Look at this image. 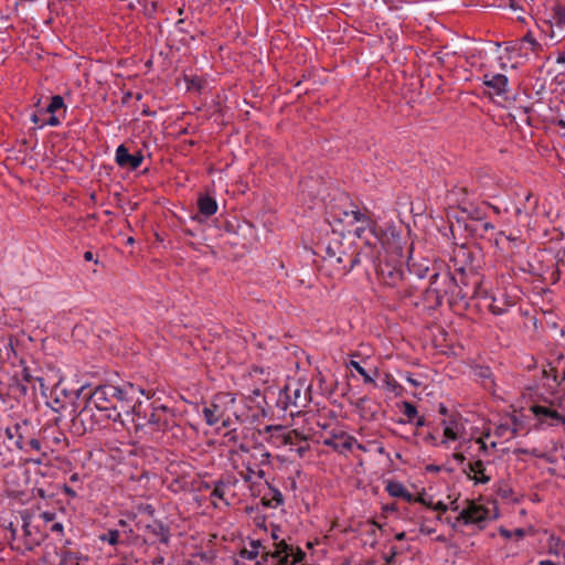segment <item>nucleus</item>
<instances>
[{"label": "nucleus", "mask_w": 565, "mask_h": 565, "mask_svg": "<svg viewBox=\"0 0 565 565\" xmlns=\"http://www.w3.org/2000/svg\"><path fill=\"white\" fill-rule=\"evenodd\" d=\"M117 393H119L117 386L105 385L97 387L79 413L82 420L93 417L94 411L99 412L100 416L107 419L120 420L121 413L118 411V405L114 402V395Z\"/></svg>", "instance_id": "nucleus-1"}, {"label": "nucleus", "mask_w": 565, "mask_h": 565, "mask_svg": "<svg viewBox=\"0 0 565 565\" xmlns=\"http://www.w3.org/2000/svg\"><path fill=\"white\" fill-rule=\"evenodd\" d=\"M136 426L146 429V434L151 436L170 433L172 437L179 438L182 435V428L177 424L173 412L163 405L152 406L151 413L145 415L142 422H137Z\"/></svg>", "instance_id": "nucleus-2"}, {"label": "nucleus", "mask_w": 565, "mask_h": 565, "mask_svg": "<svg viewBox=\"0 0 565 565\" xmlns=\"http://www.w3.org/2000/svg\"><path fill=\"white\" fill-rule=\"evenodd\" d=\"M359 262V255L354 252L348 253L339 239L326 247L323 268L329 270L332 276L347 275Z\"/></svg>", "instance_id": "nucleus-3"}, {"label": "nucleus", "mask_w": 565, "mask_h": 565, "mask_svg": "<svg viewBox=\"0 0 565 565\" xmlns=\"http://www.w3.org/2000/svg\"><path fill=\"white\" fill-rule=\"evenodd\" d=\"M236 397L232 393H220L213 402L203 408V416L207 425L214 426L222 422L224 427H230L232 417L239 419L235 411Z\"/></svg>", "instance_id": "nucleus-4"}, {"label": "nucleus", "mask_w": 565, "mask_h": 565, "mask_svg": "<svg viewBox=\"0 0 565 565\" xmlns=\"http://www.w3.org/2000/svg\"><path fill=\"white\" fill-rule=\"evenodd\" d=\"M262 555L265 562L270 559L273 565H302L305 553L299 550L295 553L294 547L281 540L275 543L274 552L264 551Z\"/></svg>", "instance_id": "nucleus-5"}, {"label": "nucleus", "mask_w": 565, "mask_h": 565, "mask_svg": "<svg viewBox=\"0 0 565 565\" xmlns=\"http://www.w3.org/2000/svg\"><path fill=\"white\" fill-rule=\"evenodd\" d=\"M486 94L497 104L503 105L509 99L508 78L501 73H484L482 77Z\"/></svg>", "instance_id": "nucleus-6"}, {"label": "nucleus", "mask_w": 565, "mask_h": 565, "mask_svg": "<svg viewBox=\"0 0 565 565\" xmlns=\"http://www.w3.org/2000/svg\"><path fill=\"white\" fill-rule=\"evenodd\" d=\"M539 201L531 192H526L518 204L512 207V217L522 228H530L532 216L536 213Z\"/></svg>", "instance_id": "nucleus-7"}, {"label": "nucleus", "mask_w": 565, "mask_h": 565, "mask_svg": "<svg viewBox=\"0 0 565 565\" xmlns=\"http://www.w3.org/2000/svg\"><path fill=\"white\" fill-rule=\"evenodd\" d=\"M356 225L358 226L355 227L354 232L358 237L362 238L364 236V234L369 231L371 234H373L376 238H379L381 241L382 245L385 247V249L387 252L392 250L393 253L396 254V256L402 257V247L399 245V235L395 232V230L390 228L391 237H388L387 234L385 236L379 237L372 220H371V224L369 226H366V224H356Z\"/></svg>", "instance_id": "nucleus-8"}, {"label": "nucleus", "mask_w": 565, "mask_h": 565, "mask_svg": "<svg viewBox=\"0 0 565 565\" xmlns=\"http://www.w3.org/2000/svg\"><path fill=\"white\" fill-rule=\"evenodd\" d=\"M287 403L295 407H303L310 399V385L303 382H289L284 390Z\"/></svg>", "instance_id": "nucleus-9"}, {"label": "nucleus", "mask_w": 565, "mask_h": 565, "mask_svg": "<svg viewBox=\"0 0 565 565\" xmlns=\"http://www.w3.org/2000/svg\"><path fill=\"white\" fill-rule=\"evenodd\" d=\"M533 414L542 424L557 426L565 420V414L559 413L553 406L535 405L532 407Z\"/></svg>", "instance_id": "nucleus-10"}, {"label": "nucleus", "mask_w": 565, "mask_h": 565, "mask_svg": "<svg viewBox=\"0 0 565 565\" xmlns=\"http://www.w3.org/2000/svg\"><path fill=\"white\" fill-rule=\"evenodd\" d=\"M488 516V510L482 505L476 504L475 502L468 501L467 507L463 508L458 520L465 523H478L486 520Z\"/></svg>", "instance_id": "nucleus-11"}, {"label": "nucleus", "mask_w": 565, "mask_h": 565, "mask_svg": "<svg viewBox=\"0 0 565 565\" xmlns=\"http://www.w3.org/2000/svg\"><path fill=\"white\" fill-rule=\"evenodd\" d=\"M520 50L513 47V49H504L503 51H500L499 49L495 50V56L493 61L497 62L498 67L502 71H507L508 68L515 70L519 66V63L514 61L516 57L520 56L519 53Z\"/></svg>", "instance_id": "nucleus-12"}, {"label": "nucleus", "mask_w": 565, "mask_h": 565, "mask_svg": "<svg viewBox=\"0 0 565 565\" xmlns=\"http://www.w3.org/2000/svg\"><path fill=\"white\" fill-rule=\"evenodd\" d=\"M22 531L26 550H32L34 546L40 545L43 536L38 531V527L32 525L29 516H22Z\"/></svg>", "instance_id": "nucleus-13"}, {"label": "nucleus", "mask_w": 565, "mask_h": 565, "mask_svg": "<svg viewBox=\"0 0 565 565\" xmlns=\"http://www.w3.org/2000/svg\"><path fill=\"white\" fill-rule=\"evenodd\" d=\"M142 160L143 157L140 152L130 154L124 145H120L116 150V162L122 168H130L135 170L141 164Z\"/></svg>", "instance_id": "nucleus-14"}, {"label": "nucleus", "mask_w": 565, "mask_h": 565, "mask_svg": "<svg viewBox=\"0 0 565 565\" xmlns=\"http://www.w3.org/2000/svg\"><path fill=\"white\" fill-rule=\"evenodd\" d=\"M379 275L382 281L391 287L397 286L403 279V270L396 265H380Z\"/></svg>", "instance_id": "nucleus-15"}, {"label": "nucleus", "mask_w": 565, "mask_h": 565, "mask_svg": "<svg viewBox=\"0 0 565 565\" xmlns=\"http://www.w3.org/2000/svg\"><path fill=\"white\" fill-rule=\"evenodd\" d=\"M175 84L182 89L199 92L202 87V78L196 73H183L175 79Z\"/></svg>", "instance_id": "nucleus-16"}, {"label": "nucleus", "mask_w": 565, "mask_h": 565, "mask_svg": "<svg viewBox=\"0 0 565 565\" xmlns=\"http://www.w3.org/2000/svg\"><path fill=\"white\" fill-rule=\"evenodd\" d=\"M494 243L501 248H505L507 243L519 246V244L524 243L522 230L518 228L516 233L510 232L509 234H507L504 231H501L497 233Z\"/></svg>", "instance_id": "nucleus-17"}, {"label": "nucleus", "mask_w": 565, "mask_h": 565, "mask_svg": "<svg viewBox=\"0 0 565 565\" xmlns=\"http://www.w3.org/2000/svg\"><path fill=\"white\" fill-rule=\"evenodd\" d=\"M513 305L514 299L512 297H508L503 292H500L498 296L492 297L491 302L489 303V309L494 315H502Z\"/></svg>", "instance_id": "nucleus-18"}, {"label": "nucleus", "mask_w": 565, "mask_h": 565, "mask_svg": "<svg viewBox=\"0 0 565 565\" xmlns=\"http://www.w3.org/2000/svg\"><path fill=\"white\" fill-rule=\"evenodd\" d=\"M117 391L119 393L114 395V402L128 414L130 406L125 404L128 398L134 397L137 390L132 384H128L125 388L117 387Z\"/></svg>", "instance_id": "nucleus-19"}, {"label": "nucleus", "mask_w": 565, "mask_h": 565, "mask_svg": "<svg viewBox=\"0 0 565 565\" xmlns=\"http://www.w3.org/2000/svg\"><path fill=\"white\" fill-rule=\"evenodd\" d=\"M344 221L349 225H356V224H366L369 226L371 224V217L362 212L361 210H351V211H344Z\"/></svg>", "instance_id": "nucleus-20"}, {"label": "nucleus", "mask_w": 565, "mask_h": 565, "mask_svg": "<svg viewBox=\"0 0 565 565\" xmlns=\"http://www.w3.org/2000/svg\"><path fill=\"white\" fill-rule=\"evenodd\" d=\"M198 206L201 214L211 216L217 211L216 201L210 195H201L198 200Z\"/></svg>", "instance_id": "nucleus-21"}, {"label": "nucleus", "mask_w": 565, "mask_h": 565, "mask_svg": "<svg viewBox=\"0 0 565 565\" xmlns=\"http://www.w3.org/2000/svg\"><path fill=\"white\" fill-rule=\"evenodd\" d=\"M354 443H355V440L348 435H341V436L334 437L333 440L326 441L327 445H330L334 449L342 451V452L347 451V450H351Z\"/></svg>", "instance_id": "nucleus-22"}, {"label": "nucleus", "mask_w": 565, "mask_h": 565, "mask_svg": "<svg viewBox=\"0 0 565 565\" xmlns=\"http://www.w3.org/2000/svg\"><path fill=\"white\" fill-rule=\"evenodd\" d=\"M470 472L473 473V479L480 483H487L490 481V477L484 475V466L481 460H477L468 465Z\"/></svg>", "instance_id": "nucleus-23"}, {"label": "nucleus", "mask_w": 565, "mask_h": 565, "mask_svg": "<svg viewBox=\"0 0 565 565\" xmlns=\"http://www.w3.org/2000/svg\"><path fill=\"white\" fill-rule=\"evenodd\" d=\"M542 49L541 43L536 41L532 32H527L521 40V47L520 50H524L527 52L529 50L536 54Z\"/></svg>", "instance_id": "nucleus-24"}, {"label": "nucleus", "mask_w": 565, "mask_h": 565, "mask_svg": "<svg viewBox=\"0 0 565 565\" xmlns=\"http://www.w3.org/2000/svg\"><path fill=\"white\" fill-rule=\"evenodd\" d=\"M441 424L444 425L445 437L441 443L446 444L447 440H456L458 438V424L455 422L447 423L446 420H443Z\"/></svg>", "instance_id": "nucleus-25"}, {"label": "nucleus", "mask_w": 565, "mask_h": 565, "mask_svg": "<svg viewBox=\"0 0 565 565\" xmlns=\"http://www.w3.org/2000/svg\"><path fill=\"white\" fill-rule=\"evenodd\" d=\"M370 404L371 402L366 397H361L354 403L355 408L363 418H372L374 415V412L370 409Z\"/></svg>", "instance_id": "nucleus-26"}, {"label": "nucleus", "mask_w": 565, "mask_h": 565, "mask_svg": "<svg viewBox=\"0 0 565 565\" xmlns=\"http://www.w3.org/2000/svg\"><path fill=\"white\" fill-rule=\"evenodd\" d=\"M553 19L555 21V24L564 29L565 28V6L562 3H556L553 7Z\"/></svg>", "instance_id": "nucleus-27"}, {"label": "nucleus", "mask_w": 565, "mask_h": 565, "mask_svg": "<svg viewBox=\"0 0 565 565\" xmlns=\"http://www.w3.org/2000/svg\"><path fill=\"white\" fill-rule=\"evenodd\" d=\"M382 386L385 391L399 394L401 386L396 380L388 373H385L382 380Z\"/></svg>", "instance_id": "nucleus-28"}, {"label": "nucleus", "mask_w": 565, "mask_h": 565, "mask_svg": "<svg viewBox=\"0 0 565 565\" xmlns=\"http://www.w3.org/2000/svg\"><path fill=\"white\" fill-rule=\"evenodd\" d=\"M260 548L265 550L258 541L252 542L249 548L242 551V556L248 559L256 558L262 553Z\"/></svg>", "instance_id": "nucleus-29"}, {"label": "nucleus", "mask_w": 565, "mask_h": 565, "mask_svg": "<svg viewBox=\"0 0 565 565\" xmlns=\"http://www.w3.org/2000/svg\"><path fill=\"white\" fill-rule=\"evenodd\" d=\"M542 374L545 379L551 377L557 385L561 384V381H558V373L555 372V359L543 367Z\"/></svg>", "instance_id": "nucleus-30"}, {"label": "nucleus", "mask_w": 565, "mask_h": 565, "mask_svg": "<svg viewBox=\"0 0 565 565\" xmlns=\"http://www.w3.org/2000/svg\"><path fill=\"white\" fill-rule=\"evenodd\" d=\"M386 489L392 497H396V498L406 497V489L399 482H390L387 484Z\"/></svg>", "instance_id": "nucleus-31"}, {"label": "nucleus", "mask_w": 565, "mask_h": 565, "mask_svg": "<svg viewBox=\"0 0 565 565\" xmlns=\"http://www.w3.org/2000/svg\"><path fill=\"white\" fill-rule=\"evenodd\" d=\"M81 556L75 552H65L60 565H79Z\"/></svg>", "instance_id": "nucleus-32"}, {"label": "nucleus", "mask_w": 565, "mask_h": 565, "mask_svg": "<svg viewBox=\"0 0 565 565\" xmlns=\"http://www.w3.org/2000/svg\"><path fill=\"white\" fill-rule=\"evenodd\" d=\"M555 372L558 373V381L565 382V355L555 358Z\"/></svg>", "instance_id": "nucleus-33"}, {"label": "nucleus", "mask_w": 565, "mask_h": 565, "mask_svg": "<svg viewBox=\"0 0 565 565\" xmlns=\"http://www.w3.org/2000/svg\"><path fill=\"white\" fill-rule=\"evenodd\" d=\"M64 107V100L62 96L55 95L52 97L51 103L46 107V113L54 114L56 110Z\"/></svg>", "instance_id": "nucleus-34"}, {"label": "nucleus", "mask_w": 565, "mask_h": 565, "mask_svg": "<svg viewBox=\"0 0 565 565\" xmlns=\"http://www.w3.org/2000/svg\"><path fill=\"white\" fill-rule=\"evenodd\" d=\"M350 364L360 375L363 376L365 383L375 384L374 379L366 373V371L361 366L359 362L351 361Z\"/></svg>", "instance_id": "nucleus-35"}, {"label": "nucleus", "mask_w": 565, "mask_h": 565, "mask_svg": "<svg viewBox=\"0 0 565 565\" xmlns=\"http://www.w3.org/2000/svg\"><path fill=\"white\" fill-rule=\"evenodd\" d=\"M119 531L118 530H110L107 534L102 535L99 539L102 541H107L110 545H116L119 540Z\"/></svg>", "instance_id": "nucleus-36"}, {"label": "nucleus", "mask_w": 565, "mask_h": 565, "mask_svg": "<svg viewBox=\"0 0 565 565\" xmlns=\"http://www.w3.org/2000/svg\"><path fill=\"white\" fill-rule=\"evenodd\" d=\"M403 413L407 417L408 420L414 419L417 416L416 407L409 402L403 403Z\"/></svg>", "instance_id": "nucleus-37"}, {"label": "nucleus", "mask_w": 565, "mask_h": 565, "mask_svg": "<svg viewBox=\"0 0 565 565\" xmlns=\"http://www.w3.org/2000/svg\"><path fill=\"white\" fill-rule=\"evenodd\" d=\"M433 278H434V280L430 284V291L436 292L438 298L441 297V295L447 294V289L446 288L441 289L438 286L439 275H434Z\"/></svg>", "instance_id": "nucleus-38"}, {"label": "nucleus", "mask_w": 565, "mask_h": 565, "mask_svg": "<svg viewBox=\"0 0 565 565\" xmlns=\"http://www.w3.org/2000/svg\"><path fill=\"white\" fill-rule=\"evenodd\" d=\"M23 426H26V422H23V424H17L14 426V433L18 435L17 446L22 449L23 448V435L21 433V429Z\"/></svg>", "instance_id": "nucleus-39"}, {"label": "nucleus", "mask_w": 565, "mask_h": 565, "mask_svg": "<svg viewBox=\"0 0 565 565\" xmlns=\"http://www.w3.org/2000/svg\"><path fill=\"white\" fill-rule=\"evenodd\" d=\"M434 56H435V61H431L429 63V66L435 67V68H439V67L450 68V66L445 64L443 57L439 56V53H435Z\"/></svg>", "instance_id": "nucleus-40"}, {"label": "nucleus", "mask_w": 565, "mask_h": 565, "mask_svg": "<svg viewBox=\"0 0 565 565\" xmlns=\"http://www.w3.org/2000/svg\"><path fill=\"white\" fill-rule=\"evenodd\" d=\"M212 494L221 500L224 499L225 495V486L223 483H218L215 486Z\"/></svg>", "instance_id": "nucleus-41"}, {"label": "nucleus", "mask_w": 565, "mask_h": 565, "mask_svg": "<svg viewBox=\"0 0 565 565\" xmlns=\"http://www.w3.org/2000/svg\"><path fill=\"white\" fill-rule=\"evenodd\" d=\"M298 436H299V434L297 433V430L288 431L285 435H282L284 443L292 445L294 444V437H298Z\"/></svg>", "instance_id": "nucleus-42"}, {"label": "nucleus", "mask_w": 565, "mask_h": 565, "mask_svg": "<svg viewBox=\"0 0 565 565\" xmlns=\"http://www.w3.org/2000/svg\"><path fill=\"white\" fill-rule=\"evenodd\" d=\"M241 476L246 482L252 481L255 476V470L247 467L246 471L241 472Z\"/></svg>", "instance_id": "nucleus-43"}, {"label": "nucleus", "mask_w": 565, "mask_h": 565, "mask_svg": "<svg viewBox=\"0 0 565 565\" xmlns=\"http://www.w3.org/2000/svg\"><path fill=\"white\" fill-rule=\"evenodd\" d=\"M440 279H441V282L445 285V287H452V286H455V280L449 275H444L443 277H440Z\"/></svg>", "instance_id": "nucleus-44"}, {"label": "nucleus", "mask_w": 565, "mask_h": 565, "mask_svg": "<svg viewBox=\"0 0 565 565\" xmlns=\"http://www.w3.org/2000/svg\"><path fill=\"white\" fill-rule=\"evenodd\" d=\"M41 518L45 523H49L55 519V513L45 511L41 513Z\"/></svg>", "instance_id": "nucleus-45"}, {"label": "nucleus", "mask_w": 565, "mask_h": 565, "mask_svg": "<svg viewBox=\"0 0 565 565\" xmlns=\"http://www.w3.org/2000/svg\"><path fill=\"white\" fill-rule=\"evenodd\" d=\"M29 445L32 449L36 450V451H41V443L35 439V438H32L29 440Z\"/></svg>", "instance_id": "nucleus-46"}, {"label": "nucleus", "mask_w": 565, "mask_h": 565, "mask_svg": "<svg viewBox=\"0 0 565 565\" xmlns=\"http://www.w3.org/2000/svg\"><path fill=\"white\" fill-rule=\"evenodd\" d=\"M405 380H406L411 385H413L414 387H418V386H420V385H422V383H420L418 380H416V379L412 377V375H411V374H407V375L405 376Z\"/></svg>", "instance_id": "nucleus-47"}, {"label": "nucleus", "mask_w": 565, "mask_h": 565, "mask_svg": "<svg viewBox=\"0 0 565 565\" xmlns=\"http://www.w3.org/2000/svg\"><path fill=\"white\" fill-rule=\"evenodd\" d=\"M431 508L440 512H445L447 510V505L441 501L437 502L436 504L433 503Z\"/></svg>", "instance_id": "nucleus-48"}, {"label": "nucleus", "mask_w": 565, "mask_h": 565, "mask_svg": "<svg viewBox=\"0 0 565 565\" xmlns=\"http://www.w3.org/2000/svg\"><path fill=\"white\" fill-rule=\"evenodd\" d=\"M396 555H397V552L395 548H393L391 555L385 557V565H391Z\"/></svg>", "instance_id": "nucleus-49"}, {"label": "nucleus", "mask_w": 565, "mask_h": 565, "mask_svg": "<svg viewBox=\"0 0 565 565\" xmlns=\"http://www.w3.org/2000/svg\"><path fill=\"white\" fill-rule=\"evenodd\" d=\"M415 501L417 502H420L423 503L424 505L428 507V508H431L433 507V501L431 500H426L424 497H418L417 499H415Z\"/></svg>", "instance_id": "nucleus-50"}, {"label": "nucleus", "mask_w": 565, "mask_h": 565, "mask_svg": "<svg viewBox=\"0 0 565 565\" xmlns=\"http://www.w3.org/2000/svg\"><path fill=\"white\" fill-rule=\"evenodd\" d=\"M51 531L62 534L63 533V524L58 523V522L54 523L51 527Z\"/></svg>", "instance_id": "nucleus-51"}, {"label": "nucleus", "mask_w": 565, "mask_h": 565, "mask_svg": "<svg viewBox=\"0 0 565 565\" xmlns=\"http://www.w3.org/2000/svg\"><path fill=\"white\" fill-rule=\"evenodd\" d=\"M452 457L459 463H463V461L466 460L465 456L460 452L454 454Z\"/></svg>", "instance_id": "nucleus-52"}, {"label": "nucleus", "mask_w": 565, "mask_h": 565, "mask_svg": "<svg viewBox=\"0 0 565 565\" xmlns=\"http://www.w3.org/2000/svg\"><path fill=\"white\" fill-rule=\"evenodd\" d=\"M47 125L57 126L60 125V119L56 116L52 115L47 121Z\"/></svg>", "instance_id": "nucleus-53"}, {"label": "nucleus", "mask_w": 565, "mask_h": 565, "mask_svg": "<svg viewBox=\"0 0 565 565\" xmlns=\"http://www.w3.org/2000/svg\"><path fill=\"white\" fill-rule=\"evenodd\" d=\"M274 500L276 501V505H275V507H277V505L281 504V503H282V497H281V494H280L279 492H277V493L275 494V497H274Z\"/></svg>", "instance_id": "nucleus-54"}, {"label": "nucleus", "mask_w": 565, "mask_h": 565, "mask_svg": "<svg viewBox=\"0 0 565 565\" xmlns=\"http://www.w3.org/2000/svg\"><path fill=\"white\" fill-rule=\"evenodd\" d=\"M13 429H14V427L13 428H7V430H6V434H7L8 438H10V439H12L13 436H14Z\"/></svg>", "instance_id": "nucleus-55"}, {"label": "nucleus", "mask_w": 565, "mask_h": 565, "mask_svg": "<svg viewBox=\"0 0 565 565\" xmlns=\"http://www.w3.org/2000/svg\"><path fill=\"white\" fill-rule=\"evenodd\" d=\"M85 260H93V253L92 252H85L84 254Z\"/></svg>", "instance_id": "nucleus-56"}, {"label": "nucleus", "mask_w": 565, "mask_h": 565, "mask_svg": "<svg viewBox=\"0 0 565 565\" xmlns=\"http://www.w3.org/2000/svg\"><path fill=\"white\" fill-rule=\"evenodd\" d=\"M477 443H478V444H480V448H481L482 450H486V449H487V445H486V443L483 441V439H482V438H479V439L477 440Z\"/></svg>", "instance_id": "nucleus-57"}, {"label": "nucleus", "mask_w": 565, "mask_h": 565, "mask_svg": "<svg viewBox=\"0 0 565 565\" xmlns=\"http://www.w3.org/2000/svg\"><path fill=\"white\" fill-rule=\"evenodd\" d=\"M403 499H405L407 502H412L414 499H413V495L406 490V497H402Z\"/></svg>", "instance_id": "nucleus-58"}, {"label": "nucleus", "mask_w": 565, "mask_h": 565, "mask_svg": "<svg viewBox=\"0 0 565 565\" xmlns=\"http://www.w3.org/2000/svg\"><path fill=\"white\" fill-rule=\"evenodd\" d=\"M425 425V418L424 417H419L416 422V426L420 427V426H424Z\"/></svg>", "instance_id": "nucleus-59"}, {"label": "nucleus", "mask_w": 565, "mask_h": 565, "mask_svg": "<svg viewBox=\"0 0 565 565\" xmlns=\"http://www.w3.org/2000/svg\"><path fill=\"white\" fill-rule=\"evenodd\" d=\"M10 532H11L12 539H15V536H17V530L13 527V524H12V523H10Z\"/></svg>", "instance_id": "nucleus-60"}, {"label": "nucleus", "mask_w": 565, "mask_h": 565, "mask_svg": "<svg viewBox=\"0 0 565 565\" xmlns=\"http://www.w3.org/2000/svg\"><path fill=\"white\" fill-rule=\"evenodd\" d=\"M557 63H565V54H559L556 58Z\"/></svg>", "instance_id": "nucleus-61"}, {"label": "nucleus", "mask_w": 565, "mask_h": 565, "mask_svg": "<svg viewBox=\"0 0 565 565\" xmlns=\"http://www.w3.org/2000/svg\"><path fill=\"white\" fill-rule=\"evenodd\" d=\"M483 228H484L486 231H489V230H493V228H494V226H493L491 223H488V222H487V223H484V224H483Z\"/></svg>", "instance_id": "nucleus-62"}, {"label": "nucleus", "mask_w": 565, "mask_h": 565, "mask_svg": "<svg viewBox=\"0 0 565 565\" xmlns=\"http://www.w3.org/2000/svg\"><path fill=\"white\" fill-rule=\"evenodd\" d=\"M540 565H556V564L552 561L546 559V561H541Z\"/></svg>", "instance_id": "nucleus-63"}, {"label": "nucleus", "mask_w": 565, "mask_h": 565, "mask_svg": "<svg viewBox=\"0 0 565 565\" xmlns=\"http://www.w3.org/2000/svg\"><path fill=\"white\" fill-rule=\"evenodd\" d=\"M395 539L398 540V541L404 540L405 539V533L404 532L397 533Z\"/></svg>", "instance_id": "nucleus-64"}]
</instances>
